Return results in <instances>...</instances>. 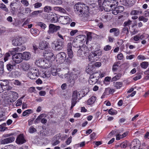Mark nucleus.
<instances>
[{"instance_id": "f257e3e1", "label": "nucleus", "mask_w": 149, "mask_h": 149, "mask_svg": "<svg viewBox=\"0 0 149 149\" xmlns=\"http://www.w3.org/2000/svg\"><path fill=\"white\" fill-rule=\"evenodd\" d=\"M74 10L75 12L79 14L80 16L81 17L82 19L84 21H90L91 20L88 6L84 4L78 3L74 6Z\"/></svg>"}, {"instance_id": "f03ea898", "label": "nucleus", "mask_w": 149, "mask_h": 149, "mask_svg": "<svg viewBox=\"0 0 149 149\" xmlns=\"http://www.w3.org/2000/svg\"><path fill=\"white\" fill-rule=\"evenodd\" d=\"M80 74V72L79 70L72 72L70 73H68V83L69 86L72 87L74 86L75 81L78 78Z\"/></svg>"}, {"instance_id": "7ed1b4c3", "label": "nucleus", "mask_w": 149, "mask_h": 149, "mask_svg": "<svg viewBox=\"0 0 149 149\" xmlns=\"http://www.w3.org/2000/svg\"><path fill=\"white\" fill-rule=\"evenodd\" d=\"M81 94L80 92H77L75 91L73 92L72 95V97L71 99V106L70 107L71 109H72L76 104L77 99H80L81 98L80 95Z\"/></svg>"}, {"instance_id": "20e7f679", "label": "nucleus", "mask_w": 149, "mask_h": 149, "mask_svg": "<svg viewBox=\"0 0 149 149\" xmlns=\"http://www.w3.org/2000/svg\"><path fill=\"white\" fill-rule=\"evenodd\" d=\"M102 51L100 50L95 51L92 53V54L89 55L88 58L89 61L91 62H93L97 61L99 57L102 55Z\"/></svg>"}, {"instance_id": "39448f33", "label": "nucleus", "mask_w": 149, "mask_h": 149, "mask_svg": "<svg viewBox=\"0 0 149 149\" xmlns=\"http://www.w3.org/2000/svg\"><path fill=\"white\" fill-rule=\"evenodd\" d=\"M64 41L60 40H57L56 41H54L52 43V46L55 50H60L62 49L64 46Z\"/></svg>"}, {"instance_id": "423d86ee", "label": "nucleus", "mask_w": 149, "mask_h": 149, "mask_svg": "<svg viewBox=\"0 0 149 149\" xmlns=\"http://www.w3.org/2000/svg\"><path fill=\"white\" fill-rule=\"evenodd\" d=\"M28 77L32 79H36L39 75V70L38 69H33L31 72L28 73Z\"/></svg>"}, {"instance_id": "0eeeda50", "label": "nucleus", "mask_w": 149, "mask_h": 149, "mask_svg": "<svg viewBox=\"0 0 149 149\" xmlns=\"http://www.w3.org/2000/svg\"><path fill=\"white\" fill-rule=\"evenodd\" d=\"M13 61L16 64H19L21 63L23 60L22 53H18L14 54L12 57Z\"/></svg>"}, {"instance_id": "6e6552de", "label": "nucleus", "mask_w": 149, "mask_h": 149, "mask_svg": "<svg viewBox=\"0 0 149 149\" xmlns=\"http://www.w3.org/2000/svg\"><path fill=\"white\" fill-rule=\"evenodd\" d=\"M102 5L104 10L108 12L111 10L112 5L111 4L110 0H104Z\"/></svg>"}, {"instance_id": "1a4fd4ad", "label": "nucleus", "mask_w": 149, "mask_h": 149, "mask_svg": "<svg viewBox=\"0 0 149 149\" xmlns=\"http://www.w3.org/2000/svg\"><path fill=\"white\" fill-rule=\"evenodd\" d=\"M46 116L45 114H41L35 120L34 122L35 123H38L40 121L42 124H45L47 123V119L44 118Z\"/></svg>"}, {"instance_id": "9d476101", "label": "nucleus", "mask_w": 149, "mask_h": 149, "mask_svg": "<svg viewBox=\"0 0 149 149\" xmlns=\"http://www.w3.org/2000/svg\"><path fill=\"white\" fill-rule=\"evenodd\" d=\"M66 57V54L64 52H61L58 54L56 56L57 61L61 63L64 61Z\"/></svg>"}, {"instance_id": "9b49d317", "label": "nucleus", "mask_w": 149, "mask_h": 149, "mask_svg": "<svg viewBox=\"0 0 149 149\" xmlns=\"http://www.w3.org/2000/svg\"><path fill=\"white\" fill-rule=\"evenodd\" d=\"M59 21L61 24H67L71 22V19L68 16H61L59 18Z\"/></svg>"}, {"instance_id": "f8f14e48", "label": "nucleus", "mask_w": 149, "mask_h": 149, "mask_svg": "<svg viewBox=\"0 0 149 149\" xmlns=\"http://www.w3.org/2000/svg\"><path fill=\"white\" fill-rule=\"evenodd\" d=\"M23 43L22 38L19 36L15 37L12 40L13 45L15 46H19Z\"/></svg>"}, {"instance_id": "ddd939ff", "label": "nucleus", "mask_w": 149, "mask_h": 149, "mask_svg": "<svg viewBox=\"0 0 149 149\" xmlns=\"http://www.w3.org/2000/svg\"><path fill=\"white\" fill-rule=\"evenodd\" d=\"M60 28L59 26H56L52 24H50L49 26V30L47 32L49 34L53 33L59 30Z\"/></svg>"}, {"instance_id": "4468645a", "label": "nucleus", "mask_w": 149, "mask_h": 149, "mask_svg": "<svg viewBox=\"0 0 149 149\" xmlns=\"http://www.w3.org/2000/svg\"><path fill=\"white\" fill-rule=\"evenodd\" d=\"M88 51V49L86 47H81L77 52V55L78 56L82 57L84 56L83 55L87 53Z\"/></svg>"}, {"instance_id": "2eb2a0df", "label": "nucleus", "mask_w": 149, "mask_h": 149, "mask_svg": "<svg viewBox=\"0 0 149 149\" xmlns=\"http://www.w3.org/2000/svg\"><path fill=\"white\" fill-rule=\"evenodd\" d=\"M44 56L45 58V59L53 60L54 58L53 54L50 50L45 51L44 52Z\"/></svg>"}, {"instance_id": "dca6fc26", "label": "nucleus", "mask_w": 149, "mask_h": 149, "mask_svg": "<svg viewBox=\"0 0 149 149\" xmlns=\"http://www.w3.org/2000/svg\"><path fill=\"white\" fill-rule=\"evenodd\" d=\"M52 60L45 59L43 65V69H47L50 67L52 65Z\"/></svg>"}, {"instance_id": "f3484780", "label": "nucleus", "mask_w": 149, "mask_h": 149, "mask_svg": "<svg viewBox=\"0 0 149 149\" xmlns=\"http://www.w3.org/2000/svg\"><path fill=\"white\" fill-rule=\"evenodd\" d=\"M71 42H69L67 45V51L68 56L71 59L73 56V52L72 50V46Z\"/></svg>"}, {"instance_id": "a211bd4d", "label": "nucleus", "mask_w": 149, "mask_h": 149, "mask_svg": "<svg viewBox=\"0 0 149 149\" xmlns=\"http://www.w3.org/2000/svg\"><path fill=\"white\" fill-rule=\"evenodd\" d=\"M15 138L13 137H10L1 140L0 141L1 144H6L13 142Z\"/></svg>"}, {"instance_id": "6ab92c4d", "label": "nucleus", "mask_w": 149, "mask_h": 149, "mask_svg": "<svg viewBox=\"0 0 149 149\" xmlns=\"http://www.w3.org/2000/svg\"><path fill=\"white\" fill-rule=\"evenodd\" d=\"M17 143L19 144H22L26 142L23 134H20L17 137L16 139Z\"/></svg>"}, {"instance_id": "aec40b11", "label": "nucleus", "mask_w": 149, "mask_h": 149, "mask_svg": "<svg viewBox=\"0 0 149 149\" xmlns=\"http://www.w3.org/2000/svg\"><path fill=\"white\" fill-rule=\"evenodd\" d=\"M48 43L45 41H43L40 42L39 44V48L41 50H44L48 47Z\"/></svg>"}, {"instance_id": "412c9836", "label": "nucleus", "mask_w": 149, "mask_h": 149, "mask_svg": "<svg viewBox=\"0 0 149 149\" xmlns=\"http://www.w3.org/2000/svg\"><path fill=\"white\" fill-rule=\"evenodd\" d=\"M141 146V143L138 139H135L132 141L130 145V147H140Z\"/></svg>"}, {"instance_id": "4be33fe9", "label": "nucleus", "mask_w": 149, "mask_h": 149, "mask_svg": "<svg viewBox=\"0 0 149 149\" xmlns=\"http://www.w3.org/2000/svg\"><path fill=\"white\" fill-rule=\"evenodd\" d=\"M43 73L42 76L45 78H48L51 75V71L49 70L46 69H43L42 70Z\"/></svg>"}, {"instance_id": "5701e85b", "label": "nucleus", "mask_w": 149, "mask_h": 149, "mask_svg": "<svg viewBox=\"0 0 149 149\" xmlns=\"http://www.w3.org/2000/svg\"><path fill=\"white\" fill-rule=\"evenodd\" d=\"M11 94L10 101L11 102L15 101L18 97V94L16 92L11 91Z\"/></svg>"}, {"instance_id": "b1692460", "label": "nucleus", "mask_w": 149, "mask_h": 149, "mask_svg": "<svg viewBox=\"0 0 149 149\" xmlns=\"http://www.w3.org/2000/svg\"><path fill=\"white\" fill-rule=\"evenodd\" d=\"M30 67L29 64L26 62L22 63L21 64V68L24 71H27Z\"/></svg>"}, {"instance_id": "393cba45", "label": "nucleus", "mask_w": 149, "mask_h": 149, "mask_svg": "<svg viewBox=\"0 0 149 149\" xmlns=\"http://www.w3.org/2000/svg\"><path fill=\"white\" fill-rule=\"evenodd\" d=\"M109 32L110 33H113L114 36L117 37L120 34V30L118 28H113L110 29Z\"/></svg>"}, {"instance_id": "a878e982", "label": "nucleus", "mask_w": 149, "mask_h": 149, "mask_svg": "<svg viewBox=\"0 0 149 149\" xmlns=\"http://www.w3.org/2000/svg\"><path fill=\"white\" fill-rule=\"evenodd\" d=\"M22 47L23 48L22 49L19 48V47H17L13 48L10 52L11 54H14V53L18 52H21L22 50H24L25 49V47L23 46H22Z\"/></svg>"}, {"instance_id": "bb28decb", "label": "nucleus", "mask_w": 149, "mask_h": 149, "mask_svg": "<svg viewBox=\"0 0 149 149\" xmlns=\"http://www.w3.org/2000/svg\"><path fill=\"white\" fill-rule=\"evenodd\" d=\"M22 57L23 60H28L31 57V54L29 52H24L22 54Z\"/></svg>"}, {"instance_id": "cd10ccee", "label": "nucleus", "mask_w": 149, "mask_h": 149, "mask_svg": "<svg viewBox=\"0 0 149 149\" xmlns=\"http://www.w3.org/2000/svg\"><path fill=\"white\" fill-rule=\"evenodd\" d=\"M96 99V97L95 96H93L89 98L87 101V104L91 105L93 104Z\"/></svg>"}, {"instance_id": "c85d7f7f", "label": "nucleus", "mask_w": 149, "mask_h": 149, "mask_svg": "<svg viewBox=\"0 0 149 149\" xmlns=\"http://www.w3.org/2000/svg\"><path fill=\"white\" fill-rule=\"evenodd\" d=\"M97 79L93 75H90L89 80V83L91 84H94L97 81Z\"/></svg>"}, {"instance_id": "c756f323", "label": "nucleus", "mask_w": 149, "mask_h": 149, "mask_svg": "<svg viewBox=\"0 0 149 149\" xmlns=\"http://www.w3.org/2000/svg\"><path fill=\"white\" fill-rule=\"evenodd\" d=\"M44 62V59H40L36 61L35 64L38 66L43 68V65Z\"/></svg>"}, {"instance_id": "7c9ffc66", "label": "nucleus", "mask_w": 149, "mask_h": 149, "mask_svg": "<svg viewBox=\"0 0 149 149\" xmlns=\"http://www.w3.org/2000/svg\"><path fill=\"white\" fill-rule=\"evenodd\" d=\"M58 69L56 67H53L52 68L51 72L52 75L55 76L58 74Z\"/></svg>"}, {"instance_id": "2f4dec72", "label": "nucleus", "mask_w": 149, "mask_h": 149, "mask_svg": "<svg viewBox=\"0 0 149 149\" xmlns=\"http://www.w3.org/2000/svg\"><path fill=\"white\" fill-rule=\"evenodd\" d=\"M78 40H77L79 42H83L85 41L86 39L87 38L85 35H79L78 37Z\"/></svg>"}, {"instance_id": "473e14b6", "label": "nucleus", "mask_w": 149, "mask_h": 149, "mask_svg": "<svg viewBox=\"0 0 149 149\" xmlns=\"http://www.w3.org/2000/svg\"><path fill=\"white\" fill-rule=\"evenodd\" d=\"M94 70V68L92 65H89L86 68V72L90 74L93 72Z\"/></svg>"}, {"instance_id": "72a5a7b5", "label": "nucleus", "mask_w": 149, "mask_h": 149, "mask_svg": "<svg viewBox=\"0 0 149 149\" xmlns=\"http://www.w3.org/2000/svg\"><path fill=\"white\" fill-rule=\"evenodd\" d=\"M114 86L117 89H120L123 86V83L120 82H114L113 83Z\"/></svg>"}, {"instance_id": "f704fd0d", "label": "nucleus", "mask_w": 149, "mask_h": 149, "mask_svg": "<svg viewBox=\"0 0 149 149\" xmlns=\"http://www.w3.org/2000/svg\"><path fill=\"white\" fill-rule=\"evenodd\" d=\"M36 24L37 25L40 26L41 28L43 30L45 29L47 27L45 24L41 22H36Z\"/></svg>"}, {"instance_id": "c9c22d12", "label": "nucleus", "mask_w": 149, "mask_h": 149, "mask_svg": "<svg viewBox=\"0 0 149 149\" xmlns=\"http://www.w3.org/2000/svg\"><path fill=\"white\" fill-rule=\"evenodd\" d=\"M120 61H116L114 63L112 68V70L113 72L116 71L119 65L120 64Z\"/></svg>"}, {"instance_id": "e433bc0d", "label": "nucleus", "mask_w": 149, "mask_h": 149, "mask_svg": "<svg viewBox=\"0 0 149 149\" xmlns=\"http://www.w3.org/2000/svg\"><path fill=\"white\" fill-rule=\"evenodd\" d=\"M2 82L0 84V85L2 86V87H3V88H4L6 87L7 86H8V85L9 84V83L8 82V81L7 80H2L1 81Z\"/></svg>"}, {"instance_id": "4c0bfd02", "label": "nucleus", "mask_w": 149, "mask_h": 149, "mask_svg": "<svg viewBox=\"0 0 149 149\" xmlns=\"http://www.w3.org/2000/svg\"><path fill=\"white\" fill-rule=\"evenodd\" d=\"M54 9L56 11H58L63 13H66V10L64 8L61 7H55L54 8Z\"/></svg>"}, {"instance_id": "58836bf2", "label": "nucleus", "mask_w": 149, "mask_h": 149, "mask_svg": "<svg viewBox=\"0 0 149 149\" xmlns=\"http://www.w3.org/2000/svg\"><path fill=\"white\" fill-rule=\"evenodd\" d=\"M51 18V21L52 22H56L59 20V19H58L57 16L56 14L52 15Z\"/></svg>"}, {"instance_id": "ea45409f", "label": "nucleus", "mask_w": 149, "mask_h": 149, "mask_svg": "<svg viewBox=\"0 0 149 149\" xmlns=\"http://www.w3.org/2000/svg\"><path fill=\"white\" fill-rule=\"evenodd\" d=\"M142 11L141 9H139V10H133L130 13V14L132 15H138L139 13L141 14Z\"/></svg>"}, {"instance_id": "a19ab883", "label": "nucleus", "mask_w": 149, "mask_h": 149, "mask_svg": "<svg viewBox=\"0 0 149 149\" xmlns=\"http://www.w3.org/2000/svg\"><path fill=\"white\" fill-rule=\"evenodd\" d=\"M101 74V71H97L91 74V75H93L94 77L98 79L100 77V75Z\"/></svg>"}, {"instance_id": "79ce46f5", "label": "nucleus", "mask_w": 149, "mask_h": 149, "mask_svg": "<svg viewBox=\"0 0 149 149\" xmlns=\"http://www.w3.org/2000/svg\"><path fill=\"white\" fill-rule=\"evenodd\" d=\"M79 42H78L76 39V40H74L72 42V45L75 48H80V45H79Z\"/></svg>"}, {"instance_id": "37998d69", "label": "nucleus", "mask_w": 149, "mask_h": 149, "mask_svg": "<svg viewBox=\"0 0 149 149\" xmlns=\"http://www.w3.org/2000/svg\"><path fill=\"white\" fill-rule=\"evenodd\" d=\"M52 10L51 7L49 6H46L44 8V11L45 12L49 13Z\"/></svg>"}, {"instance_id": "c03bdc74", "label": "nucleus", "mask_w": 149, "mask_h": 149, "mask_svg": "<svg viewBox=\"0 0 149 149\" xmlns=\"http://www.w3.org/2000/svg\"><path fill=\"white\" fill-rule=\"evenodd\" d=\"M144 79L146 80L149 79V68L144 72Z\"/></svg>"}, {"instance_id": "a18cd8bd", "label": "nucleus", "mask_w": 149, "mask_h": 149, "mask_svg": "<svg viewBox=\"0 0 149 149\" xmlns=\"http://www.w3.org/2000/svg\"><path fill=\"white\" fill-rule=\"evenodd\" d=\"M32 113L33 111L31 109H29L24 111L22 113V115L23 116H26L28 115L29 114Z\"/></svg>"}, {"instance_id": "49530a36", "label": "nucleus", "mask_w": 149, "mask_h": 149, "mask_svg": "<svg viewBox=\"0 0 149 149\" xmlns=\"http://www.w3.org/2000/svg\"><path fill=\"white\" fill-rule=\"evenodd\" d=\"M148 65V62L147 61L143 62L141 64V67L144 69H146L147 68Z\"/></svg>"}, {"instance_id": "de8ad7c7", "label": "nucleus", "mask_w": 149, "mask_h": 149, "mask_svg": "<svg viewBox=\"0 0 149 149\" xmlns=\"http://www.w3.org/2000/svg\"><path fill=\"white\" fill-rule=\"evenodd\" d=\"M52 3L55 5H58L62 4V1L61 0H49Z\"/></svg>"}, {"instance_id": "09e8293b", "label": "nucleus", "mask_w": 149, "mask_h": 149, "mask_svg": "<svg viewBox=\"0 0 149 149\" xmlns=\"http://www.w3.org/2000/svg\"><path fill=\"white\" fill-rule=\"evenodd\" d=\"M121 76L122 74H121L118 73L112 78L111 81H116L117 80L119 79L121 77Z\"/></svg>"}, {"instance_id": "8fccbe9b", "label": "nucleus", "mask_w": 149, "mask_h": 149, "mask_svg": "<svg viewBox=\"0 0 149 149\" xmlns=\"http://www.w3.org/2000/svg\"><path fill=\"white\" fill-rule=\"evenodd\" d=\"M42 12L43 11L42 10L34 11L31 14L32 15L37 16L40 15V13H42Z\"/></svg>"}, {"instance_id": "3c124183", "label": "nucleus", "mask_w": 149, "mask_h": 149, "mask_svg": "<svg viewBox=\"0 0 149 149\" xmlns=\"http://www.w3.org/2000/svg\"><path fill=\"white\" fill-rule=\"evenodd\" d=\"M15 65L16 64L15 63L13 65L9 63L6 65L7 68L8 70L10 71L13 69V66H15Z\"/></svg>"}, {"instance_id": "603ef678", "label": "nucleus", "mask_w": 149, "mask_h": 149, "mask_svg": "<svg viewBox=\"0 0 149 149\" xmlns=\"http://www.w3.org/2000/svg\"><path fill=\"white\" fill-rule=\"evenodd\" d=\"M109 113L111 115H113L116 114L117 113V112L115 110L113 109L112 108L110 109L108 111Z\"/></svg>"}, {"instance_id": "864d4df0", "label": "nucleus", "mask_w": 149, "mask_h": 149, "mask_svg": "<svg viewBox=\"0 0 149 149\" xmlns=\"http://www.w3.org/2000/svg\"><path fill=\"white\" fill-rule=\"evenodd\" d=\"M23 99V97H21L19 99H18L16 102L15 105L16 107L20 106L21 105L22 103V99Z\"/></svg>"}, {"instance_id": "5fc2aeb1", "label": "nucleus", "mask_w": 149, "mask_h": 149, "mask_svg": "<svg viewBox=\"0 0 149 149\" xmlns=\"http://www.w3.org/2000/svg\"><path fill=\"white\" fill-rule=\"evenodd\" d=\"M138 19L139 21H143L144 22H146L148 20V19L145 18V17L141 16L139 17Z\"/></svg>"}, {"instance_id": "6e6d98bb", "label": "nucleus", "mask_w": 149, "mask_h": 149, "mask_svg": "<svg viewBox=\"0 0 149 149\" xmlns=\"http://www.w3.org/2000/svg\"><path fill=\"white\" fill-rule=\"evenodd\" d=\"M0 8L6 12H8V8L6 7V6L3 3H1V6H0Z\"/></svg>"}, {"instance_id": "4d7b16f0", "label": "nucleus", "mask_w": 149, "mask_h": 149, "mask_svg": "<svg viewBox=\"0 0 149 149\" xmlns=\"http://www.w3.org/2000/svg\"><path fill=\"white\" fill-rule=\"evenodd\" d=\"M133 39L134 41H138L140 39H141L144 38V36L143 35H141L140 37L139 36L137 35H136L133 37Z\"/></svg>"}, {"instance_id": "13d9d810", "label": "nucleus", "mask_w": 149, "mask_h": 149, "mask_svg": "<svg viewBox=\"0 0 149 149\" xmlns=\"http://www.w3.org/2000/svg\"><path fill=\"white\" fill-rule=\"evenodd\" d=\"M116 8L117 9L116 10H118L119 13L123 12L124 10V7L122 6H118Z\"/></svg>"}, {"instance_id": "bf43d9fd", "label": "nucleus", "mask_w": 149, "mask_h": 149, "mask_svg": "<svg viewBox=\"0 0 149 149\" xmlns=\"http://www.w3.org/2000/svg\"><path fill=\"white\" fill-rule=\"evenodd\" d=\"M59 77L62 79L68 78V73L65 74L64 75H63L62 74L60 73L58 74Z\"/></svg>"}, {"instance_id": "052dcab7", "label": "nucleus", "mask_w": 149, "mask_h": 149, "mask_svg": "<svg viewBox=\"0 0 149 149\" xmlns=\"http://www.w3.org/2000/svg\"><path fill=\"white\" fill-rule=\"evenodd\" d=\"M122 32L124 34H125L126 35H128L129 33V31L128 28H124L122 29Z\"/></svg>"}, {"instance_id": "680f3d73", "label": "nucleus", "mask_w": 149, "mask_h": 149, "mask_svg": "<svg viewBox=\"0 0 149 149\" xmlns=\"http://www.w3.org/2000/svg\"><path fill=\"white\" fill-rule=\"evenodd\" d=\"M21 2L24 6L26 7L29 5V3L27 0H22Z\"/></svg>"}, {"instance_id": "e2e57ef3", "label": "nucleus", "mask_w": 149, "mask_h": 149, "mask_svg": "<svg viewBox=\"0 0 149 149\" xmlns=\"http://www.w3.org/2000/svg\"><path fill=\"white\" fill-rule=\"evenodd\" d=\"M42 3L40 2H37L33 4L34 7L35 8H39L42 6Z\"/></svg>"}, {"instance_id": "0e129e2a", "label": "nucleus", "mask_w": 149, "mask_h": 149, "mask_svg": "<svg viewBox=\"0 0 149 149\" xmlns=\"http://www.w3.org/2000/svg\"><path fill=\"white\" fill-rule=\"evenodd\" d=\"M111 4H112V7L114 6H117L118 2L117 1L115 0H110Z\"/></svg>"}, {"instance_id": "69168bd1", "label": "nucleus", "mask_w": 149, "mask_h": 149, "mask_svg": "<svg viewBox=\"0 0 149 149\" xmlns=\"http://www.w3.org/2000/svg\"><path fill=\"white\" fill-rule=\"evenodd\" d=\"M36 131V130L33 126L30 127L29 130V131L31 133H33Z\"/></svg>"}, {"instance_id": "338daca9", "label": "nucleus", "mask_w": 149, "mask_h": 149, "mask_svg": "<svg viewBox=\"0 0 149 149\" xmlns=\"http://www.w3.org/2000/svg\"><path fill=\"white\" fill-rule=\"evenodd\" d=\"M72 137L70 136L65 141L67 145L70 144L72 142Z\"/></svg>"}, {"instance_id": "774afa93", "label": "nucleus", "mask_w": 149, "mask_h": 149, "mask_svg": "<svg viewBox=\"0 0 149 149\" xmlns=\"http://www.w3.org/2000/svg\"><path fill=\"white\" fill-rule=\"evenodd\" d=\"M31 32L33 35H36L37 34L38 30L37 29H31Z\"/></svg>"}]
</instances>
